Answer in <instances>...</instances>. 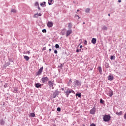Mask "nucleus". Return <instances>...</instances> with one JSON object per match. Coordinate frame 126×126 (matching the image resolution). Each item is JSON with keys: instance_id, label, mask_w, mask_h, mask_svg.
<instances>
[{"instance_id": "052dcab7", "label": "nucleus", "mask_w": 126, "mask_h": 126, "mask_svg": "<svg viewBox=\"0 0 126 126\" xmlns=\"http://www.w3.org/2000/svg\"><path fill=\"white\" fill-rule=\"evenodd\" d=\"M110 16V14H108V16Z\"/></svg>"}, {"instance_id": "6e6d98bb", "label": "nucleus", "mask_w": 126, "mask_h": 126, "mask_svg": "<svg viewBox=\"0 0 126 126\" xmlns=\"http://www.w3.org/2000/svg\"><path fill=\"white\" fill-rule=\"evenodd\" d=\"M62 90H63H63H64V89H63V88H62Z\"/></svg>"}, {"instance_id": "f8f14e48", "label": "nucleus", "mask_w": 126, "mask_h": 126, "mask_svg": "<svg viewBox=\"0 0 126 126\" xmlns=\"http://www.w3.org/2000/svg\"><path fill=\"white\" fill-rule=\"evenodd\" d=\"M53 22H48L47 23V26L49 28H51V27H53Z\"/></svg>"}, {"instance_id": "f704fd0d", "label": "nucleus", "mask_w": 126, "mask_h": 126, "mask_svg": "<svg viewBox=\"0 0 126 126\" xmlns=\"http://www.w3.org/2000/svg\"><path fill=\"white\" fill-rule=\"evenodd\" d=\"M106 68H108V67H109V63H106V64H105Z\"/></svg>"}, {"instance_id": "4be33fe9", "label": "nucleus", "mask_w": 126, "mask_h": 126, "mask_svg": "<svg viewBox=\"0 0 126 126\" xmlns=\"http://www.w3.org/2000/svg\"><path fill=\"white\" fill-rule=\"evenodd\" d=\"M33 17H34V18H38V17H39V15H38V13H37L36 14H35L33 15Z\"/></svg>"}, {"instance_id": "f3484780", "label": "nucleus", "mask_w": 126, "mask_h": 126, "mask_svg": "<svg viewBox=\"0 0 126 126\" xmlns=\"http://www.w3.org/2000/svg\"><path fill=\"white\" fill-rule=\"evenodd\" d=\"M116 114L118 116H122V115H123V111H120V112H116Z\"/></svg>"}, {"instance_id": "8fccbe9b", "label": "nucleus", "mask_w": 126, "mask_h": 126, "mask_svg": "<svg viewBox=\"0 0 126 126\" xmlns=\"http://www.w3.org/2000/svg\"><path fill=\"white\" fill-rule=\"evenodd\" d=\"M38 9H39V10H40L41 9L40 8V7L38 6Z\"/></svg>"}, {"instance_id": "37998d69", "label": "nucleus", "mask_w": 126, "mask_h": 126, "mask_svg": "<svg viewBox=\"0 0 126 126\" xmlns=\"http://www.w3.org/2000/svg\"><path fill=\"white\" fill-rule=\"evenodd\" d=\"M54 53L55 54H58V51L57 50H55L54 51Z\"/></svg>"}, {"instance_id": "603ef678", "label": "nucleus", "mask_w": 126, "mask_h": 126, "mask_svg": "<svg viewBox=\"0 0 126 126\" xmlns=\"http://www.w3.org/2000/svg\"><path fill=\"white\" fill-rule=\"evenodd\" d=\"M53 126H57V125L56 124H53Z\"/></svg>"}, {"instance_id": "a211bd4d", "label": "nucleus", "mask_w": 126, "mask_h": 126, "mask_svg": "<svg viewBox=\"0 0 126 126\" xmlns=\"http://www.w3.org/2000/svg\"><path fill=\"white\" fill-rule=\"evenodd\" d=\"M25 60H26V61H27L28 62V61H29V57H28V56H25L24 57Z\"/></svg>"}, {"instance_id": "5701e85b", "label": "nucleus", "mask_w": 126, "mask_h": 126, "mask_svg": "<svg viewBox=\"0 0 126 126\" xmlns=\"http://www.w3.org/2000/svg\"><path fill=\"white\" fill-rule=\"evenodd\" d=\"M90 11V9L89 8H88L85 10V12H86L87 13H89Z\"/></svg>"}, {"instance_id": "9b49d317", "label": "nucleus", "mask_w": 126, "mask_h": 126, "mask_svg": "<svg viewBox=\"0 0 126 126\" xmlns=\"http://www.w3.org/2000/svg\"><path fill=\"white\" fill-rule=\"evenodd\" d=\"M72 33V31L71 30L67 31L66 32V36L68 37V36H69V35H70V34H71Z\"/></svg>"}, {"instance_id": "58836bf2", "label": "nucleus", "mask_w": 126, "mask_h": 126, "mask_svg": "<svg viewBox=\"0 0 126 126\" xmlns=\"http://www.w3.org/2000/svg\"><path fill=\"white\" fill-rule=\"evenodd\" d=\"M90 126H96V125H95V124L93 123L92 124H91Z\"/></svg>"}, {"instance_id": "dca6fc26", "label": "nucleus", "mask_w": 126, "mask_h": 126, "mask_svg": "<svg viewBox=\"0 0 126 126\" xmlns=\"http://www.w3.org/2000/svg\"><path fill=\"white\" fill-rule=\"evenodd\" d=\"M76 97H78L79 98H81V93H77L76 94Z\"/></svg>"}, {"instance_id": "e433bc0d", "label": "nucleus", "mask_w": 126, "mask_h": 126, "mask_svg": "<svg viewBox=\"0 0 126 126\" xmlns=\"http://www.w3.org/2000/svg\"><path fill=\"white\" fill-rule=\"evenodd\" d=\"M58 112H61V108L60 107H58L57 109Z\"/></svg>"}, {"instance_id": "ddd939ff", "label": "nucleus", "mask_w": 126, "mask_h": 126, "mask_svg": "<svg viewBox=\"0 0 126 126\" xmlns=\"http://www.w3.org/2000/svg\"><path fill=\"white\" fill-rule=\"evenodd\" d=\"M91 42L92 44L95 45V44H96V42H97V39H96L95 38H93Z\"/></svg>"}, {"instance_id": "c756f323", "label": "nucleus", "mask_w": 126, "mask_h": 126, "mask_svg": "<svg viewBox=\"0 0 126 126\" xmlns=\"http://www.w3.org/2000/svg\"><path fill=\"white\" fill-rule=\"evenodd\" d=\"M11 12H14V13H15V12H16V10L14 9H12L11 10Z\"/></svg>"}, {"instance_id": "1a4fd4ad", "label": "nucleus", "mask_w": 126, "mask_h": 126, "mask_svg": "<svg viewBox=\"0 0 126 126\" xmlns=\"http://www.w3.org/2000/svg\"><path fill=\"white\" fill-rule=\"evenodd\" d=\"M42 85H44V84H41L40 83H36L35 84L34 86L36 88H42Z\"/></svg>"}, {"instance_id": "423d86ee", "label": "nucleus", "mask_w": 126, "mask_h": 126, "mask_svg": "<svg viewBox=\"0 0 126 126\" xmlns=\"http://www.w3.org/2000/svg\"><path fill=\"white\" fill-rule=\"evenodd\" d=\"M43 67H41L37 71V72H36L35 73V75L38 76V75H41V74H42V72L43 71Z\"/></svg>"}, {"instance_id": "f03ea898", "label": "nucleus", "mask_w": 126, "mask_h": 126, "mask_svg": "<svg viewBox=\"0 0 126 126\" xmlns=\"http://www.w3.org/2000/svg\"><path fill=\"white\" fill-rule=\"evenodd\" d=\"M103 120L104 122H110V121H111V115H110V114L104 115Z\"/></svg>"}, {"instance_id": "4d7b16f0", "label": "nucleus", "mask_w": 126, "mask_h": 126, "mask_svg": "<svg viewBox=\"0 0 126 126\" xmlns=\"http://www.w3.org/2000/svg\"><path fill=\"white\" fill-rule=\"evenodd\" d=\"M54 47L53 46V47H52V49H53V50H54Z\"/></svg>"}, {"instance_id": "c9c22d12", "label": "nucleus", "mask_w": 126, "mask_h": 126, "mask_svg": "<svg viewBox=\"0 0 126 126\" xmlns=\"http://www.w3.org/2000/svg\"><path fill=\"white\" fill-rule=\"evenodd\" d=\"M35 6H39V3L38 2H36L35 3Z\"/></svg>"}, {"instance_id": "864d4df0", "label": "nucleus", "mask_w": 126, "mask_h": 126, "mask_svg": "<svg viewBox=\"0 0 126 126\" xmlns=\"http://www.w3.org/2000/svg\"><path fill=\"white\" fill-rule=\"evenodd\" d=\"M48 46H49V47H51V44H48Z\"/></svg>"}, {"instance_id": "aec40b11", "label": "nucleus", "mask_w": 126, "mask_h": 126, "mask_svg": "<svg viewBox=\"0 0 126 126\" xmlns=\"http://www.w3.org/2000/svg\"><path fill=\"white\" fill-rule=\"evenodd\" d=\"M0 125H1V126L4 125V121H3L2 120H0Z\"/></svg>"}, {"instance_id": "6e6552de", "label": "nucleus", "mask_w": 126, "mask_h": 126, "mask_svg": "<svg viewBox=\"0 0 126 126\" xmlns=\"http://www.w3.org/2000/svg\"><path fill=\"white\" fill-rule=\"evenodd\" d=\"M54 81H48V85L50 88H52V89H54Z\"/></svg>"}, {"instance_id": "ea45409f", "label": "nucleus", "mask_w": 126, "mask_h": 126, "mask_svg": "<svg viewBox=\"0 0 126 126\" xmlns=\"http://www.w3.org/2000/svg\"><path fill=\"white\" fill-rule=\"evenodd\" d=\"M46 47H43V48H42V51H46Z\"/></svg>"}, {"instance_id": "7ed1b4c3", "label": "nucleus", "mask_w": 126, "mask_h": 126, "mask_svg": "<svg viewBox=\"0 0 126 126\" xmlns=\"http://www.w3.org/2000/svg\"><path fill=\"white\" fill-rule=\"evenodd\" d=\"M75 87H80L81 86V82L78 80H76L73 82Z\"/></svg>"}, {"instance_id": "a878e982", "label": "nucleus", "mask_w": 126, "mask_h": 126, "mask_svg": "<svg viewBox=\"0 0 126 126\" xmlns=\"http://www.w3.org/2000/svg\"><path fill=\"white\" fill-rule=\"evenodd\" d=\"M63 63H61L60 64V66H59V67H60V68H61V69H63Z\"/></svg>"}, {"instance_id": "3c124183", "label": "nucleus", "mask_w": 126, "mask_h": 126, "mask_svg": "<svg viewBox=\"0 0 126 126\" xmlns=\"http://www.w3.org/2000/svg\"><path fill=\"white\" fill-rule=\"evenodd\" d=\"M82 47H83L82 45H80V48L81 49V48H82Z\"/></svg>"}, {"instance_id": "72a5a7b5", "label": "nucleus", "mask_w": 126, "mask_h": 126, "mask_svg": "<svg viewBox=\"0 0 126 126\" xmlns=\"http://www.w3.org/2000/svg\"><path fill=\"white\" fill-rule=\"evenodd\" d=\"M42 32H43V33H47V30H46V29H43L42 30Z\"/></svg>"}, {"instance_id": "de8ad7c7", "label": "nucleus", "mask_w": 126, "mask_h": 126, "mask_svg": "<svg viewBox=\"0 0 126 126\" xmlns=\"http://www.w3.org/2000/svg\"><path fill=\"white\" fill-rule=\"evenodd\" d=\"M118 2H122V0H118Z\"/></svg>"}, {"instance_id": "4468645a", "label": "nucleus", "mask_w": 126, "mask_h": 126, "mask_svg": "<svg viewBox=\"0 0 126 126\" xmlns=\"http://www.w3.org/2000/svg\"><path fill=\"white\" fill-rule=\"evenodd\" d=\"M108 80H110V81H112L114 80V76L112 75H109L108 77Z\"/></svg>"}, {"instance_id": "f257e3e1", "label": "nucleus", "mask_w": 126, "mask_h": 126, "mask_svg": "<svg viewBox=\"0 0 126 126\" xmlns=\"http://www.w3.org/2000/svg\"><path fill=\"white\" fill-rule=\"evenodd\" d=\"M65 90H66L67 89L66 91L64 92V93L66 95V96L67 97V98H68V96H69V94H70V93H73V94H75V92H74V91H73V90L71 89H69L68 88H65Z\"/></svg>"}, {"instance_id": "09e8293b", "label": "nucleus", "mask_w": 126, "mask_h": 126, "mask_svg": "<svg viewBox=\"0 0 126 126\" xmlns=\"http://www.w3.org/2000/svg\"><path fill=\"white\" fill-rule=\"evenodd\" d=\"M49 51L50 52H51V51H52V49L50 48V49H49Z\"/></svg>"}, {"instance_id": "412c9836", "label": "nucleus", "mask_w": 126, "mask_h": 126, "mask_svg": "<svg viewBox=\"0 0 126 126\" xmlns=\"http://www.w3.org/2000/svg\"><path fill=\"white\" fill-rule=\"evenodd\" d=\"M53 2V0H48V4L49 5H52Z\"/></svg>"}, {"instance_id": "c03bdc74", "label": "nucleus", "mask_w": 126, "mask_h": 126, "mask_svg": "<svg viewBox=\"0 0 126 126\" xmlns=\"http://www.w3.org/2000/svg\"><path fill=\"white\" fill-rule=\"evenodd\" d=\"M38 16H42V14L41 13L38 14Z\"/></svg>"}, {"instance_id": "680f3d73", "label": "nucleus", "mask_w": 126, "mask_h": 126, "mask_svg": "<svg viewBox=\"0 0 126 126\" xmlns=\"http://www.w3.org/2000/svg\"><path fill=\"white\" fill-rule=\"evenodd\" d=\"M14 91H16V90H15Z\"/></svg>"}, {"instance_id": "49530a36", "label": "nucleus", "mask_w": 126, "mask_h": 126, "mask_svg": "<svg viewBox=\"0 0 126 126\" xmlns=\"http://www.w3.org/2000/svg\"><path fill=\"white\" fill-rule=\"evenodd\" d=\"M27 52L28 54V55H30V51H27Z\"/></svg>"}, {"instance_id": "5fc2aeb1", "label": "nucleus", "mask_w": 126, "mask_h": 126, "mask_svg": "<svg viewBox=\"0 0 126 126\" xmlns=\"http://www.w3.org/2000/svg\"><path fill=\"white\" fill-rule=\"evenodd\" d=\"M79 52H81V49H80V50H79Z\"/></svg>"}, {"instance_id": "4c0bfd02", "label": "nucleus", "mask_w": 126, "mask_h": 126, "mask_svg": "<svg viewBox=\"0 0 126 126\" xmlns=\"http://www.w3.org/2000/svg\"><path fill=\"white\" fill-rule=\"evenodd\" d=\"M64 30H63V31H62V35H65V33L64 32Z\"/></svg>"}, {"instance_id": "20e7f679", "label": "nucleus", "mask_w": 126, "mask_h": 126, "mask_svg": "<svg viewBox=\"0 0 126 126\" xmlns=\"http://www.w3.org/2000/svg\"><path fill=\"white\" fill-rule=\"evenodd\" d=\"M46 76V75H44L42 77V78L41 79V81H42V83H47V82L49 81V78L48 77H45Z\"/></svg>"}, {"instance_id": "cd10ccee", "label": "nucleus", "mask_w": 126, "mask_h": 126, "mask_svg": "<svg viewBox=\"0 0 126 126\" xmlns=\"http://www.w3.org/2000/svg\"><path fill=\"white\" fill-rule=\"evenodd\" d=\"M31 117H32V118H34V117H35V113H31Z\"/></svg>"}, {"instance_id": "2eb2a0df", "label": "nucleus", "mask_w": 126, "mask_h": 126, "mask_svg": "<svg viewBox=\"0 0 126 126\" xmlns=\"http://www.w3.org/2000/svg\"><path fill=\"white\" fill-rule=\"evenodd\" d=\"M97 69H98L99 73H100V74H102V67L98 66L97 68Z\"/></svg>"}, {"instance_id": "c85d7f7f", "label": "nucleus", "mask_w": 126, "mask_h": 126, "mask_svg": "<svg viewBox=\"0 0 126 126\" xmlns=\"http://www.w3.org/2000/svg\"><path fill=\"white\" fill-rule=\"evenodd\" d=\"M72 82V81H71V79H70L69 80V82L68 83V85H70V84H71Z\"/></svg>"}, {"instance_id": "9d476101", "label": "nucleus", "mask_w": 126, "mask_h": 126, "mask_svg": "<svg viewBox=\"0 0 126 126\" xmlns=\"http://www.w3.org/2000/svg\"><path fill=\"white\" fill-rule=\"evenodd\" d=\"M107 94L108 96H110V97H112L114 94V92L110 90L109 91H108Z\"/></svg>"}, {"instance_id": "a19ab883", "label": "nucleus", "mask_w": 126, "mask_h": 126, "mask_svg": "<svg viewBox=\"0 0 126 126\" xmlns=\"http://www.w3.org/2000/svg\"><path fill=\"white\" fill-rule=\"evenodd\" d=\"M124 118L125 120H126V113L125 114V115L124 116Z\"/></svg>"}, {"instance_id": "bf43d9fd", "label": "nucleus", "mask_w": 126, "mask_h": 126, "mask_svg": "<svg viewBox=\"0 0 126 126\" xmlns=\"http://www.w3.org/2000/svg\"><path fill=\"white\" fill-rule=\"evenodd\" d=\"M83 24H85V22H84V23H83Z\"/></svg>"}, {"instance_id": "39448f33", "label": "nucleus", "mask_w": 126, "mask_h": 126, "mask_svg": "<svg viewBox=\"0 0 126 126\" xmlns=\"http://www.w3.org/2000/svg\"><path fill=\"white\" fill-rule=\"evenodd\" d=\"M90 113L91 115H95L96 113V107L95 106L90 111Z\"/></svg>"}, {"instance_id": "79ce46f5", "label": "nucleus", "mask_w": 126, "mask_h": 126, "mask_svg": "<svg viewBox=\"0 0 126 126\" xmlns=\"http://www.w3.org/2000/svg\"><path fill=\"white\" fill-rule=\"evenodd\" d=\"M85 45H87V41L85 40L84 43Z\"/></svg>"}, {"instance_id": "b1692460", "label": "nucleus", "mask_w": 126, "mask_h": 126, "mask_svg": "<svg viewBox=\"0 0 126 126\" xmlns=\"http://www.w3.org/2000/svg\"><path fill=\"white\" fill-rule=\"evenodd\" d=\"M102 30L105 31L108 30V28H107V26H103L102 27Z\"/></svg>"}, {"instance_id": "393cba45", "label": "nucleus", "mask_w": 126, "mask_h": 126, "mask_svg": "<svg viewBox=\"0 0 126 126\" xmlns=\"http://www.w3.org/2000/svg\"><path fill=\"white\" fill-rule=\"evenodd\" d=\"M100 103L101 104H104V103H105V101H104L102 98H101L100 99Z\"/></svg>"}, {"instance_id": "a18cd8bd", "label": "nucleus", "mask_w": 126, "mask_h": 126, "mask_svg": "<svg viewBox=\"0 0 126 126\" xmlns=\"http://www.w3.org/2000/svg\"><path fill=\"white\" fill-rule=\"evenodd\" d=\"M79 52V49H77V50H76V52H77V53H78Z\"/></svg>"}, {"instance_id": "0eeeda50", "label": "nucleus", "mask_w": 126, "mask_h": 126, "mask_svg": "<svg viewBox=\"0 0 126 126\" xmlns=\"http://www.w3.org/2000/svg\"><path fill=\"white\" fill-rule=\"evenodd\" d=\"M59 94H60V92H59L58 90H56L52 94L53 98H56V97H57Z\"/></svg>"}, {"instance_id": "bb28decb", "label": "nucleus", "mask_w": 126, "mask_h": 126, "mask_svg": "<svg viewBox=\"0 0 126 126\" xmlns=\"http://www.w3.org/2000/svg\"><path fill=\"white\" fill-rule=\"evenodd\" d=\"M68 27L69 28H71V27H72V24H71V23H69L68 24Z\"/></svg>"}, {"instance_id": "13d9d810", "label": "nucleus", "mask_w": 126, "mask_h": 126, "mask_svg": "<svg viewBox=\"0 0 126 126\" xmlns=\"http://www.w3.org/2000/svg\"><path fill=\"white\" fill-rule=\"evenodd\" d=\"M77 12L79 11V10L78 9V10H77Z\"/></svg>"}, {"instance_id": "473e14b6", "label": "nucleus", "mask_w": 126, "mask_h": 126, "mask_svg": "<svg viewBox=\"0 0 126 126\" xmlns=\"http://www.w3.org/2000/svg\"><path fill=\"white\" fill-rule=\"evenodd\" d=\"M75 18H76V19L78 20V19H79L80 18V17L78 15H75Z\"/></svg>"}, {"instance_id": "6ab92c4d", "label": "nucleus", "mask_w": 126, "mask_h": 126, "mask_svg": "<svg viewBox=\"0 0 126 126\" xmlns=\"http://www.w3.org/2000/svg\"><path fill=\"white\" fill-rule=\"evenodd\" d=\"M40 5L41 6H46V2L45 1H43L42 3H40Z\"/></svg>"}, {"instance_id": "7c9ffc66", "label": "nucleus", "mask_w": 126, "mask_h": 126, "mask_svg": "<svg viewBox=\"0 0 126 126\" xmlns=\"http://www.w3.org/2000/svg\"><path fill=\"white\" fill-rule=\"evenodd\" d=\"M55 48H56V49H59V48H60V45H59V44H56L55 45Z\"/></svg>"}, {"instance_id": "2f4dec72", "label": "nucleus", "mask_w": 126, "mask_h": 126, "mask_svg": "<svg viewBox=\"0 0 126 126\" xmlns=\"http://www.w3.org/2000/svg\"><path fill=\"white\" fill-rule=\"evenodd\" d=\"M116 57L114 56H111L110 57V60H115Z\"/></svg>"}]
</instances>
